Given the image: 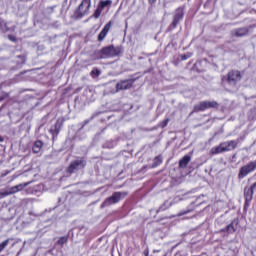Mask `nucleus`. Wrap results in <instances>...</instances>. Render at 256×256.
Wrapping results in <instances>:
<instances>
[{"label": "nucleus", "mask_w": 256, "mask_h": 256, "mask_svg": "<svg viewBox=\"0 0 256 256\" xmlns=\"http://www.w3.org/2000/svg\"><path fill=\"white\" fill-rule=\"evenodd\" d=\"M237 145H239V142L236 140L222 142L219 144V146L211 148L210 153L212 155H219V154L225 153L227 151H233V150L237 149Z\"/></svg>", "instance_id": "1"}, {"label": "nucleus", "mask_w": 256, "mask_h": 256, "mask_svg": "<svg viewBox=\"0 0 256 256\" xmlns=\"http://www.w3.org/2000/svg\"><path fill=\"white\" fill-rule=\"evenodd\" d=\"M125 197H127V192H114L112 196L105 199L101 207H109L110 205H115L122 199H125Z\"/></svg>", "instance_id": "2"}, {"label": "nucleus", "mask_w": 256, "mask_h": 256, "mask_svg": "<svg viewBox=\"0 0 256 256\" xmlns=\"http://www.w3.org/2000/svg\"><path fill=\"white\" fill-rule=\"evenodd\" d=\"M219 103L217 101H202L194 106V113H199V111H207V109H217Z\"/></svg>", "instance_id": "3"}, {"label": "nucleus", "mask_w": 256, "mask_h": 256, "mask_svg": "<svg viewBox=\"0 0 256 256\" xmlns=\"http://www.w3.org/2000/svg\"><path fill=\"white\" fill-rule=\"evenodd\" d=\"M256 170V162L252 161L248 164L242 166L238 173V179H245L247 175H250V173H253Z\"/></svg>", "instance_id": "4"}, {"label": "nucleus", "mask_w": 256, "mask_h": 256, "mask_svg": "<svg viewBox=\"0 0 256 256\" xmlns=\"http://www.w3.org/2000/svg\"><path fill=\"white\" fill-rule=\"evenodd\" d=\"M241 79H243V76L238 70L229 71L227 74V81L230 87H235Z\"/></svg>", "instance_id": "5"}, {"label": "nucleus", "mask_w": 256, "mask_h": 256, "mask_svg": "<svg viewBox=\"0 0 256 256\" xmlns=\"http://www.w3.org/2000/svg\"><path fill=\"white\" fill-rule=\"evenodd\" d=\"M87 165V160L85 158H78L72 161L68 167V173H75L79 169H85Z\"/></svg>", "instance_id": "6"}, {"label": "nucleus", "mask_w": 256, "mask_h": 256, "mask_svg": "<svg viewBox=\"0 0 256 256\" xmlns=\"http://www.w3.org/2000/svg\"><path fill=\"white\" fill-rule=\"evenodd\" d=\"M121 53V48L115 46L104 47L101 50V59H105L107 57H117Z\"/></svg>", "instance_id": "7"}, {"label": "nucleus", "mask_w": 256, "mask_h": 256, "mask_svg": "<svg viewBox=\"0 0 256 256\" xmlns=\"http://www.w3.org/2000/svg\"><path fill=\"white\" fill-rule=\"evenodd\" d=\"M185 16V10L183 7H179L175 10L174 15H173V21L171 24L172 29H175L181 21H183V17Z\"/></svg>", "instance_id": "8"}, {"label": "nucleus", "mask_w": 256, "mask_h": 256, "mask_svg": "<svg viewBox=\"0 0 256 256\" xmlns=\"http://www.w3.org/2000/svg\"><path fill=\"white\" fill-rule=\"evenodd\" d=\"M90 9L91 0H82L80 5L78 6L77 15H79V17H85V15H89Z\"/></svg>", "instance_id": "9"}, {"label": "nucleus", "mask_w": 256, "mask_h": 256, "mask_svg": "<svg viewBox=\"0 0 256 256\" xmlns=\"http://www.w3.org/2000/svg\"><path fill=\"white\" fill-rule=\"evenodd\" d=\"M255 188H256V182L252 184L250 187H246L244 189V197L246 203H251L253 201V195L255 193Z\"/></svg>", "instance_id": "10"}, {"label": "nucleus", "mask_w": 256, "mask_h": 256, "mask_svg": "<svg viewBox=\"0 0 256 256\" xmlns=\"http://www.w3.org/2000/svg\"><path fill=\"white\" fill-rule=\"evenodd\" d=\"M133 87V80H123L116 84V91H125Z\"/></svg>", "instance_id": "11"}, {"label": "nucleus", "mask_w": 256, "mask_h": 256, "mask_svg": "<svg viewBox=\"0 0 256 256\" xmlns=\"http://www.w3.org/2000/svg\"><path fill=\"white\" fill-rule=\"evenodd\" d=\"M112 25H113V23H111V21H110L104 26V28L98 35V41H103L107 37V33H109V31H111Z\"/></svg>", "instance_id": "12"}, {"label": "nucleus", "mask_w": 256, "mask_h": 256, "mask_svg": "<svg viewBox=\"0 0 256 256\" xmlns=\"http://www.w3.org/2000/svg\"><path fill=\"white\" fill-rule=\"evenodd\" d=\"M30 185V182H25L22 184H18L16 186H13L10 188V191H8V193H10V195H13L15 193H19V191H23L24 187H28Z\"/></svg>", "instance_id": "13"}, {"label": "nucleus", "mask_w": 256, "mask_h": 256, "mask_svg": "<svg viewBox=\"0 0 256 256\" xmlns=\"http://www.w3.org/2000/svg\"><path fill=\"white\" fill-rule=\"evenodd\" d=\"M249 33L247 28H239L232 31L233 37H245Z\"/></svg>", "instance_id": "14"}, {"label": "nucleus", "mask_w": 256, "mask_h": 256, "mask_svg": "<svg viewBox=\"0 0 256 256\" xmlns=\"http://www.w3.org/2000/svg\"><path fill=\"white\" fill-rule=\"evenodd\" d=\"M191 163V156L185 155L180 161H179V167L180 169H185L187 165Z\"/></svg>", "instance_id": "15"}, {"label": "nucleus", "mask_w": 256, "mask_h": 256, "mask_svg": "<svg viewBox=\"0 0 256 256\" xmlns=\"http://www.w3.org/2000/svg\"><path fill=\"white\" fill-rule=\"evenodd\" d=\"M41 149H43V141L38 140L34 142V145L32 147L33 153H40Z\"/></svg>", "instance_id": "16"}, {"label": "nucleus", "mask_w": 256, "mask_h": 256, "mask_svg": "<svg viewBox=\"0 0 256 256\" xmlns=\"http://www.w3.org/2000/svg\"><path fill=\"white\" fill-rule=\"evenodd\" d=\"M227 233H235L237 231V222L233 221L226 227Z\"/></svg>", "instance_id": "17"}, {"label": "nucleus", "mask_w": 256, "mask_h": 256, "mask_svg": "<svg viewBox=\"0 0 256 256\" xmlns=\"http://www.w3.org/2000/svg\"><path fill=\"white\" fill-rule=\"evenodd\" d=\"M11 240H12L11 238H8L0 243V253H3V251L7 249Z\"/></svg>", "instance_id": "18"}, {"label": "nucleus", "mask_w": 256, "mask_h": 256, "mask_svg": "<svg viewBox=\"0 0 256 256\" xmlns=\"http://www.w3.org/2000/svg\"><path fill=\"white\" fill-rule=\"evenodd\" d=\"M163 163V159L161 158V156H156L153 160V164L152 167H159V165H161Z\"/></svg>", "instance_id": "19"}, {"label": "nucleus", "mask_w": 256, "mask_h": 256, "mask_svg": "<svg viewBox=\"0 0 256 256\" xmlns=\"http://www.w3.org/2000/svg\"><path fill=\"white\" fill-rule=\"evenodd\" d=\"M169 207H171V203H169V201H166L162 206L159 207L158 211H166L167 209H169Z\"/></svg>", "instance_id": "20"}, {"label": "nucleus", "mask_w": 256, "mask_h": 256, "mask_svg": "<svg viewBox=\"0 0 256 256\" xmlns=\"http://www.w3.org/2000/svg\"><path fill=\"white\" fill-rule=\"evenodd\" d=\"M67 241H69V238H67V236H63L59 238V240L57 241V245H65Z\"/></svg>", "instance_id": "21"}, {"label": "nucleus", "mask_w": 256, "mask_h": 256, "mask_svg": "<svg viewBox=\"0 0 256 256\" xmlns=\"http://www.w3.org/2000/svg\"><path fill=\"white\" fill-rule=\"evenodd\" d=\"M249 119H251L253 121V119H255L256 117V107L252 108L249 112V115H248Z\"/></svg>", "instance_id": "22"}, {"label": "nucleus", "mask_w": 256, "mask_h": 256, "mask_svg": "<svg viewBox=\"0 0 256 256\" xmlns=\"http://www.w3.org/2000/svg\"><path fill=\"white\" fill-rule=\"evenodd\" d=\"M103 10H101V8H97L93 14V17L95 19H99V17H101V13H102Z\"/></svg>", "instance_id": "23"}, {"label": "nucleus", "mask_w": 256, "mask_h": 256, "mask_svg": "<svg viewBox=\"0 0 256 256\" xmlns=\"http://www.w3.org/2000/svg\"><path fill=\"white\" fill-rule=\"evenodd\" d=\"M167 125H169V118H166L165 120H163L160 123V127H162V129H165V127H167Z\"/></svg>", "instance_id": "24"}, {"label": "nucleus", "mask_w": 256, "mask_h": 256, "mask_svg": "<svg viewBox=\"0 0 256 256\" xmlns=\"http://www.w3.org/2000/svg\"><path fill=\"white\" fill-rule=\"evenodd\" d=\"M91 75H95V77H99V75H101V71L97 68H94L92 71H91Z\"/></svg>", "instance_id": "25"}, {"label": "nucleus", "mask_w": 256, "mask_h": 256, "mask_svg": "<svg viewBox=\"0 0 256 256\" xmlns=\"http://www.w3.org/2000/svg\"><path fill=\"white\" fill-rule=\"evenodd\" d=\"M107 5H111V0H106L101 2L102 9H104V7H107Z\"/></svg>", "instance_id": "26"}, {"label": "nucleus", "mask_w": 256, "mask_h": 256, "mask_svg": "<svg viewBox=\"0 0 256 256\" xmlns=\"http://www.w3.org/2000/svg\"><path fill=\"white\" fill-rule=\"evenodd\" d=\"M9 195H11V193L9 192H0V199H5V197H9Z\"/></svg>", "instance_id": "27"}, {"label": "nucleus", "mask_w": 256, "mask_h": 256, "mask_svg": "<svg viewBox=\"0 0 256 256\" xmlns=\"http://www.w3.org/2000/svg\"><path fill=\"white\" fill-rule=\"evenodd\" d=\"M189 57H191V54H184L181 56L182 61H187V59H189Z\"/></svg>", "instance_id": "28"}, {"label": "nucleus", "mask_w": 256, "mask_h": 256, "mask_svg": "<svg viewBox=\"0 0 256 256\" xmlns=\"http://www.w3.org/2000/svg\"><path fill=\"white\" fill-rule=\"evenodd\" d=\"M104 147H106L107 149H113V147H115V142H112V144L111 145H109V144H105L104 145Z\"/></svg>", "instance_id": "29"}, {"label": "nucleus", "mask_w": 256, "mask_h": 256, "mask_svg": "<svg viewBox=\"0 0 256 256\" xmlns=\"http://www.w3.org/2000/svg\"><path fill=\"white\" fill-rule=\"evenodd\" d=\"M187 213H191V210L182 211L178 214V216L181 217L183 215H187Z\"/></svg>", "instance_id": "30"}, {"label": "nucleus", "mask_w": 256, "mask_h": 256, "mask_svg": "<svg viewBox=\"0 0 256 256\" xmlns=\"http://www.w3.org/2000/svg\"><path fill=\"white\" fill-rule=\"evenodd\" d=\"M8 39H10V41H13V42L17 41L15 36H11V35L8 36Z\"/></svg>", "instance_id": "31"}, {"label": "nucleus", "mask_w": 256, "mask_h": 256, "mask_svg": "<svg viewBox=\"0 0 256 256\" xmlns=\"http://www.w3.org/2000/svg\"><path fill=\"white\" fill-rule=\"evenodd\" d=\"M155 1H157V0H149V3L153 4V3H155Z\"/></svg>", "instance_id": "32"}, {"label": "nucleus", "mask_w": 256, "mask_h": 256, "mask_svg": "<svg viewBox=\"0 0 256 256\" xmlns=\"http://www.w3.org/2000/svg\"><path fill=\"white\" fill-rule=\"evenodd\" d=\"M2 141H3V138L0 136V143H2Z\"/></svg>", "instance_id": "33"}, {"label": "nucleus", "mask_w": 256, "mask_h": 256, "mask_svg": "<svg viewBox=\"0 0 256 256\" xmlns=\"http://www.w3.org/2000/svg\"><path fill=\"white\" fill-rule=\"evenodd\" d=\"M0 101H3V98H0Z\"/></svg>", "instance_id": "34"}, {"label": "nucleus", "mask_w": 256, "mask_h": 256, "mask_svg": "<svg viewBox=\"0 0 256 256\" xmlns=\"http://www.w3.org/2000/svg\"><path fill=\"white\" fill-rule=\"evenodd\" d=\"M2 23H4L3 21H1V25H2Z\"/></svg>", "instance_id": "35"}]
</instances>
